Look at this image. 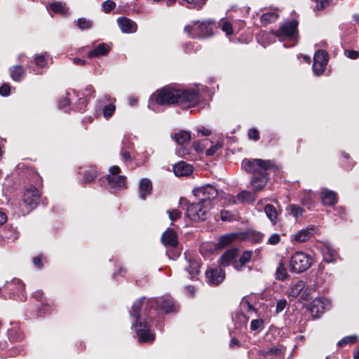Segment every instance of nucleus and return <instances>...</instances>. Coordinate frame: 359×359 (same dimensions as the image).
Wrapping results in <instances>:
<instances>
[{
  "label": "nucleus",
  "instance_id": "obj_22",
  "mask_svg": "<svg viewBox=\"0 0 359 359\" xmlns=\"http://www.w3.org/2000/svg\"><path fill=\"white\" fill-rule=\"evenodd\" d=\"M161 241L165 245L176 246L177 244L176 233L172 230L168 229L163 233Z\"/></svg>",
  "mask_w": 359,
  "mask_h": 359
},
{
  "label": "nucleus",
  "instance_id": "obj_55",
  "mask_svg": "<svg viewBox=\"0 0 359 359\" xmlns=\"http://www.w3.org/2000/svg\"><path fill=\"white\" fill-rule=\"evenodd\" d=\"M232 215L226 210H222L221 212L220 217L222 221H229Z\"/></svg>",
  "mask_w": 359,
  "mask_h": 359
},
{
  "label": "nucleus",
  "instance_id": "obj_11",
  "mask_svg": "<svg viewBox=\"0 0 359 359\" xmlns=\"http://www.w3.org/2000/svg\"><path fill=\"white\" fill-rule=\"evenodd\" d=\"M178 104L183 108L196 105L199 101V93L196 90H181Z\"/></svg>",
  "mask_w": 359,
  "mask_h": 359
},
{
  "label": "nucleus",
  "instance_id": "obj_48",
  "mask_svg": "<svg viewBox=\"0 0 359 359\" xmlns=\"http://www.w3.org/2000/svg\"><path fill=\"white\" fill-rule=\"evenodd\" d=\"M97 177L96 171L89 172L86 173L83 177V181L85 183H90L94 180V179Z\"/></svg>",
  "mask_w": 359,
  "mask_h": 359
},
{
  "label": "nucleus",
  "instance_id": "obj_34",
  "mask_svg": "<svg viewBox=\"0 0 359 359\" xmlns=\"http://www.w3.org/2000/svg\"><path fill=\"white\" fill-rule=\"evenodd\" d=\"M50 9L57 13H65L66 12L64 5L61 2H54L50 4Z\"/></svg>",
  "mask_w": 359,
  "mask_h": 359
},
{
  "label": "nucleus",
  "instance_id": "obj_15",
  "mask_svg": "<svg viewBox=\"0 0 359 359\" xmlns=\"http://www.w3.org/2000/svg\"><path fill=\"white\" fill-rule=\"evenodd\" d=\"M111 46L105 43H99L88 53L89 58L107 55L111 50Z\"/></svg>",
  "mask_w": 359,
  "mask_h": 359
},
{
  "label": "nucleus",
  "instance_id": "obj_60",
  "mask_svg": "<svg viewBox=\"0 0 359 359\" xmlns=\"http://www.w3.org/2000/svg\"><path fill=\"white\" fill-rule=\"evenodd\" d=\"M7 221V216L5 212L0 211V225L4 224Z\"/></svg>",
  "mask_w": 359,
  "mask_h": 359
},
{
  "label": "nucleus",
  "instance_id": "obj_31",
  "mask_svg": "<svg viewBox=\"0 0 359 359\" xmlns=\"http://www.w3.org/2000/svg\"><path fill=\"white\" fill-rule=\"evenodd\" d=\"M278 18V14H276L273 12H270V13H266L262 14L260 19H261L262 24L263 25H266L269 23L275 22Z\"/></svg>",
  "mask_w": 359,
  "mask_h": 359
},
{
  "label": "nucleus",
  "instance_id": "obj_42",
  "mask_svg": "<svg viewBox=\"0 0 359 359\" xmlns=\"http://www.w3.org/2000/svg\"><path fill=\"white\" fill-rule=\"evenodd\" d=\"M235 238H236L235 234H227V235L223 236L220 238L219 243L222 245H226L230 243L231 242H232Z\"/></svg>",
  "mask_w": 359,
  "mask_h": 359
},
{
  "label": "nucleus",
  "instance_id": "obj_14",
  "mask_svg": "<svg viewBox=\"0 0 359 359\" xmlns=\"http://www.w3.org/2000/svg\"><path fill=\"white\" fill-rule=\"evenodd\" d=\"M117 22L119 28L124 33H134L137 29L136 23L129 18L125 17L118 18Z\"/></svg>",
  "mask_w": 359,
  "mask_h": 359
},
{
  "label": "nucleus",
  "instance_id": "obj_57",
  "mask_svg": "<svg viewBox=\"0 0 359 359\" xmlns=\"http://www.w3.org/2000/svg\"><path fill=\"white\" fill-rule=\"evenodd\" d=\"M194 147L197 152H201L203 151L205 146L204 144H201L200 142H194Z\"/></svg>",
  "mask_w": 359,
  "mask_h": 359
},
{
  "label": "nucleus",
  "instance_id": "obj_58",
  "mask_svg": "<svg viewBox=\"0 0 359 359\" xmlns=\"http://www.w3.org/2000/svg\"><path fill=\"white\" fill-rule=\"evenodd\" d=\"M69 104V100L67 97H66L64 100L59 102L58 106L60 108L62 109L68 106Z\"/></svg>",
  "mask_w": 359,
  "mask_h": 359
},
{
  "label": "nucleus",
  "instance_id": "obj_52",
  "mask_svg": "<svg viewBox=\"0 0 359 359\" xmlns=\"http://www.w3.org/2000/svg\"><path fill=\"white\" fill-rule=\"evenodd\" d=\"M10 93V86L7 84H4L0 87V95L2 96H7Z\"/></svg>",
  "mask_w": 359,
  "mask_h": 359
},
{
  "label": "nucleus",
  "instance_id": "obj_27",
  "mask_svg": "<svg viewBox=\"0 0 359 359\" xmlns=\"http://www.w3.org/2000/svg\"><path fill=\"white\" fill-rule=\"evenodd\" d=\"M10 74L13 80L19 81L25 74V70L20 65H15L10 68Z\"/></svg>",
  "mask_w": 359,
  "mask_h": 359
},
{
  "label": "nucleus",
  "instance_id": "obj_18",
  "mask_svg": "<svg viewBox=\"0 0 359 359\" xmlns=\"http://www.w3.org/2000/svg\"><path fill=\"white\" fill-rule=\"evenodd\" d=\"M132 149H133V143H131L126 137H124V138L122 141L121 156L122 157L123 161L126 164L131 163L133 161V158L130 155V151H131Z\"/></svg>",
  "mask_w": 359,
  "mask_h": 359
},
{
  "label": "nucleus",
  "instance_id": "obj_63",
  "mask_svg": "<svg viewBox=\"0 0 359 359\" xmlns=\"http://www.w3.org/2000/svg\"><path fill=\"white\" fill-rule=\"evenodd\" d=\"M198 133H201L204 136H208L210 135V131L208 129L202 128L198 130Z\"/></svg>",
  "mask_w": 359,
  "mask_h": 359
},
{
  "label": "nucleus",
  "instance_id": "obj_47",
  "mask_svg": "<svg viewBox=\"0 0 359 359\" xmlns=\"http://www.w3.org/2000/svg\"><path fill=\"white\" fill-rule=\"evenodd\" d=\"M316 5L314 10H322L325 8L329 4V0H315Z\"/></svg>",
  "mask_w": 359,
  "mask_h": 359
},
{
  "label": "nucleus",
  "instance_id": "obj_3",
  "mask_svg": "<svg viewBox=\"0 0 359 359\" xmlns=\"http://www.w3.org/2000/svg\"><path fill=\"white\" fill-rule=\"evenodd\" d=\"M242 168L253 177L250 184L254 191L262 190L269 181V171L274 166L271 160L260 158L244 159L241 163Z\"/></svg>",
  "mask_w": 359,
  "mask_h": 359
},
{
  "label": "nucleus",
  "instance_id": "obj_46",
  "mask_svg": "<svg viewBox=\"0 0 359 359\" xmlns=\"http://www.w3.org/2000/svg\"><path fill=\"white\" fill-rule=\"evenodd\" d=\"M287 306V301L285 299H280L276 304V311L277 313L282 312Z\"/></svg>",
  "mask_w": 359,
  "mask_h": 359
},
{
  "label": "nucleus",
  "instance_id": "obj_10",
  "mask_svg": "<svg viewBox=\"0 0 359 359\" xmlns=\"http://www.w3.org/2000/svg\"><path fill=\"white\" fill-rule=\"evenodd\" d=\"M328 55L325 50H318L313 56V71L316 76L321 75L327 65Z\"/></svg>",
  "mask_w": 359,
  "mask_h": 359
},
{
  "label": "nucleus",
  "instance_id": "obj_29",
  "mask_svg": "<svg viewBox=\"0 0 359 359\" xmlns=\"http://www.w3.org/2000/svg\"><path fill=\"white\" fill-rule=\"evenodd\" d=\"M264 212L272 224H276L278 217L276 208L273 205L268 204L264 207Z\"/></svg>",
  "mask_w": 359,
  "mask_h": 359
},
{
  "label": "nucleus",
  "instance_id": "obj_28",
  "mask_svg": "<svg viewBox=\"0 0 359 359\" xmlns=\"http://www.w3.org/2000/svg\"><path fill=\"white\" fill-rule=\"evenodd\" d=\"M237 198L242 203H253L256 199V196L255 193H252L248 191H242L238 194Z\"/></svg>",
  "mask_w": 359,
  "mask_h": 359
},
{
  "label": "nucleus",
  "instance_id": "obj_16",
  "mask_svg": "<svg viewBox=\"0 0 359 359\" xmlns=\"http://www.w3.org/2000/svg\"><path fill=\"white\" fill-rule=\"evenodd\" d=\"M314 233L313 227H307L299 231L295 234L292 235L291 241L303 243L311 238Z\"/></svg>",
  "mask_w": 359,
  "mask_h": 359
},
{
  "label": "nucleus",
  "instance_id": "obj_36",
  "mask_svg": "<svg viewBox=\"0 0 359 359\" xmlns=\"http://www.w3.org/2000/svg\"><path fill=\"white\" fill-rule=\"evenodd\" d=\"M266 356H274L276 359H283L281 351L278 348H271L266 352Z\"/></svg>",
  "mask_w": 359,
  "mask_h": 359
},
{
  "label": "nucleus",
  "instance_id": "obj_41",
  "mask_svg": "<svg viewBox=\"0 0 359 359\" xmlns=\"http://www.w3.org/2000/svg\"><path fill=\"white\" fill-rule=\"evenodd\" d=\"M115 111V106L112 104H109L104 108L103 115L105 118H109L112 116Z\"/></svg>",
  "mask_w": 359,
  "mask_h": 359
},
{
  "label": "nucleus",
  "instance_id": "obj_44",
  "mask_svg": "<svg viewBox=\"0 0 359 359\" xmlns=\"http://www.w3.org/2000/svg\"><path fill=\"white\" fill-rule=\"evenodd\" d=\"M169 218L172 222H174L181 217V212L177 209L167 211Z\"/></svg>",
  "mask_w": 359,
  "mask_h": 359
},
{
  "label": "nucleus",
  "instance_id": "obj_17",
  "mask_svg": "<svg viewBox=\"0 0 359 359\" xmlns=\"http://www.w3.org/2000/svg\"><path fill=\"white\" fill-rule=\"evenodd\" d=\"M325 299L322 298H316L312 301L310 305V311L313 316L318 317L323 313L327 308Z\"/></svg>",
  "mask_w": 359,
  "mask_h": 359
},
{
  "label": "nucleus",
  "instance_id": "obj_56",
  "mask_svg": "<svg viewBox=\"0 0 359 359\" xmlns=\"http://www.w3.org/2000/svg\"><path fill=\"white\" fill-rule=\"evenodd\" d=\"M242 306L244 309L247 310L248 312L250 311H255V309L252 306V304L249 303L248 301H245L242 302Z\"/></svg>",
  "mask_w": 359,
  "mask_h": 359
},
{
  "label": "nucleus",
  "instance_id": "obj_33",
  "mask_svg": "<svg viewBox=\"0 0 359 359\" xmlns=\"http://www.w3.org/2000/svg\"><path fill=\"white\" fill-rule=\"evenodd\" d=\"M357 336L356 335H350L346 336L344 337L342 339L339 341L338 346L340 347H343L346 344H354L357 340Z\"/></svg>",
  "mask_w": 359,
  "mask_h": 359
},
{
  "label": "nucleus",
  "instance_id": "obj_23",
  "mask_svg": "<svg viewBox=\"0 0 359 359\" xmlns=\"http://www.w3.org/2000/svg\"><path fill=\"white\" fill-rule=\"evenodd\" d=\"M305 288V283L302 280H297L296 283H292L288 289V295L292 297H297L300 292Z\"/></svg>",
  "mask_w": 359,
  "mask_h": 359
},
{
  "label": "nucleus",
  "instance_id": "obj_30",
  "mask_svg": "<svg viewBox=\"0 0 359 359\" xmlns=\"http://www.w3.org/2000/svg\"><path fill=\"white\" fill-rule=\"evenodd\" d=\"M287 212L294 217V218H298L303 215L304 210L299 205L295 204H290L286 208Z\"/></svg>",
  "mask_w": 359,
  "mask_h": 359
},
{
  "label": "nucleus",
  "instance_id": "obj_39",
  "mask_svg": "<svg viewBox=\"0 0 359 359\" xmlns=\"http://www.w3.org/2000/svg\"><path fill=\"white\" fill-rule=\"evenodd\" d=\"M281 241L280 235L278 233H273L268 239L267 244L271 245H276L278 244Z\"/></svg>",
  "mask_w": 359,
  "mask_h": 359
},
{
  "label": "nucleus",
  "instance_id": "obj_2",
  "mask_svg": "<svg viewBox=\"0 0 359 359\" xmlns=\"http://www.w3.org/2000/svg\"><path fill=\"white\" fill-rule=\"evenodd\" d=\"M193 194L198 202L189 205L187 215L194 221L205 220L212 206V201L218 196V191L215 187L205 184L194 189Z\"/></svg>",
  "mask_w": 359,
  "mask_h": 359
},
{
  "label": "nucleus",
  "instance_id": "obj_4",
  "mask_svg": "<svg viewBox=\"0 0 359 359\" xmlns=\"http://www.w3.org/2000/svg\"><path fill=\"white\" fill-rule=\"evenodd\" d=\"M238 253V250L236 248L226 250L219 259L220 265L222 266L231 265L238 271L243 270L245 264L250 261L252 252L245 250L239 257Z\"/></svg>",
  "mask_w": 359,
  "mask_h": 359
},
{
  "label": "nucleus",
  "instance_id": "obj_53",
  "mask_svg": "<svg viewBox=\"0 0 359 359\" xmlns=\"http://www.w3.org/2000/svg\"><path fill=\"white\" fill-rule=\"evenodd\" d=\"M345 55L351 59H356L359 56V53L356 50H346Z\"/></svg>",
  "mask_w": 359,
  "mask_h": 359
},
{
  "label": "nucleus",
  "instance_id": "obj_25",
  "mask_svg": "<svg viewBox=\"0 0 359 359\" xmlns=\"http://www.w3.org/2000/svg\"><path fill=\"white\" fill-rule=\"evenodd\" d=\"M200 268L201 264L198 261L195 259L189 260V268L187 269L190 275L189 278L192 279L198 276L200 273Z\"/></svg>",
  "mask_w": 359,
  "mask_h": 359
},
{
  "label": "nucleus",
  "instance_id": "obj_64",
  "mask_svg": "<svg viewBox=\"0 0 359 359\" xmlns=\"http://www.w3.org/2000/svg\"><path fill=\"white\" fill-rule=\"evenodd\" d=\"M187 291L189 292V293L191 294V295H194V293H195V288L193 287V286H188L187 287Z\"/></svg>",
  "mask_w": 359,
  "mask_h": 359
},
{
  "label": "nucleus",
  "instance_id": "obj_32",
  "mask_svg": "<svg viewBox=\"0 0 359 359\" xmlns=\"http://www.w3.org/2000/svg\"><path fill=\"white\" fill-rule=\"evenodd\" d=\"M76 25L80 29L84 30L90 29L92 27L93 23L90 20L82 18L77 20Z\"/></svg>",
  "mask_w": 359,
  "mask_h": 359
},
{
  "label": "nucleus",
  "instance_id": "obj_8",
  "mask_svg": "<svg viewBox=\"0 0 359 359\" xmlns=\"http://www.w3.org/2000/svg\"><path fill=\"white\" fill-rule=\"evenodd\" d=\"M298 22L295 20L286 21L278 30L273 31L272 34L279 38L280 41L289 39L296 41L298 37Z\"/></svg>",
  "mask_w": 359,
  "mask_h": 359
},
{
  "label": "nucleus",
  "instance_id": "obj_24",
  "mask_svg": "<svg viewBox=\"0 0 359 359\" xmlns=\"http://www.w3.org/2000/svg\"><path fill=\"white\" fill-rule=\"evenodd\" d=\"M276 278L278 280H285L288 278V273L286 269V265L283 259H280L278 262L276 273H275Z\"/></svg>",
  "mask_w": 359,
  "mask_h": 359
},
{
  "label": "nucleus",
  "instance_id": "obj_1",
  "mask_svg": "<svg viewBox=\"0 0 359 359\" xmlns=\"http://www.w3.org/2000/svg\"><path fill=\"white\" fill-rule=\"evenodd\" d=\"M158 309L165 313H170L176 310V305L168 296L147 299L142 297L133 304L131 315L137 318L135 330L140 341L151 342L154 340L155 335L151 332L149 326L152 315Z\"/></svg>",
  "mask_w": 359,
  "mask_h": 359
},
{
  "label": "nucleus",
  "instance_id": "obj_59",
  "mask_svg": "<svg viewBox=\"0 0 359 359\" xmlns=\"http://www.w3.org/2000/svg\"><path fill=\"white\" fill-rule=\"evenodd\" d=\"M73 63L76 65L83 66L86 65V61L80 58L75 57L73 59Z\"/></svg>",
  "mask_w": 359,
  "mask_h": 359
},
{
  "label": "nucleus",
  "instance_id": "obj_45",
  "mask_svg": "<svg viewBox=\"0 0 359 359\" xmlns=\"http://www.w3.org/2000/svg\"><path fill=\"white\" fill-rule=\"evenodd\" d=\"M304 289L305 290L302 293V298L304 300H307L309 298V295L316 290V285H308L307 287L305 286Z\"/></svg>",
  "mask_w": 359,
  "mask_h": 359
},
{
  "label": "nucleus",
  "instance_id": "obj_37",
  "mask_svg": "<svg viewBox=\"0 0 359 359\" xmlns=\"http://www.w3.org/2000/svg\"><path fill=\"white\" fill-rule=\"evenodd\" d=\"M335 253L330 249H327V252H323V259L326 262H332L335 259Z\"/></svg>",
  "mask_w": 359,
  "mask_h": 359
},
{
  "label": "nucleus",
  "instance_id": "obj_43",
  "mask_svg": "<svg viewBox=\"0 0 359 359\" xmlns=\"http://www.w3.org/2000/svg\"><path fill=\"white\" fill-rule=\"evenodd\" d=\"M116 6V4L111 0H107L103 2L102 4V8L104 9V11L105 13H109L111 11H112Z\"/></svg>",
  "mask_w": 359,
  "mask_h": 359
},
{
  "label": "nucleus",
  "instance_id": "obj_20",
  "mask_svg": "<svg viewBox=\"0 0 359 359\" xmlns=\"http://www.w3.org/2000/svg\"><path fill=\"white\" fill-rule=\"evenodd\" d=\"M321 200L324 205L332 206L337 202V194L331 190L324 189L321 191Z\"/></svg>",
  "mask_w": 359,
  "mask_h": 359
},
{
  "label": "nucleus",
  "instance_id": "obj_40",
  "mask_svg": "<svg viewBox=\"0 0 359 359\" xmlns=\"http://www.w3.org/2000/svg\"><path fill=\"white\" fill-rule=\"evenodd\" d=\"M35 63L36 66L39 67H43L47 64L46 55H39L35 57Z\"/></svg>",
  "mask_w": 359,
  "mask_h": 359
},
{
  "label": "nucleus",
  "instance_id": "obj_7",
  "mask_svg": "<svg viewBox=\"0 0 359 359\" xmlns=\"http://www.w3.org/2000/svg\"><path fill=\"white\" fill-rule=\"evenodd\" d=\"M180 95H181L180 89L167 86L157 90L154 95L156 104L170 105L178 104Z\"/></svg>",
  "mask_w": 359,
  "mask_h": 359
},
{
  "label": "nucleus",
  "instance_id": "obj_49",
  "mask_svg": "<svg viewBox=\"0 0 359 359\" xmlns=\"http://www.w3.org/2000/svg\"><path fill=\"white\" fill-rule=\"evenodd\" d=\"M248 137L250 140H253L255 141H257L259 138V134L257 129L255 128H251L248 131Z\"/></svg>",
  "mask_w": 359,
  "mask_h": 359
},
{
  "label": "nucleus",
  "instance_id": "obj_62",
  "mask_svg": "<svg viewBox=\"0 0 359 359\" xmlns=\"http://www.w3.org/2000/svg\"><path fill=\"white\" fill-rule=\"evenodd\" d=\"M264 237V235L260 233H255V241L258 243L260 242Z\"/></svg>",
  "mask_w": 359,
  "mask_h": 359
},
{
  "label": "nucleus",
  "instance_id": "obj_54",
  "mask_svg": "<svg viewBox=\"0 0 359 359\" xmlns=\"http://www.w3.org/2000/svg\"><path fill=\"white\" fill-rule=\"evenodd\" d=\"M301 202L304 205H309L311 204V193L307 192L305 194L304 197L302 198Z\"/></svg>",
  "mask_w": 359,
  "mask_h": 359
},
{
  "label": "nucleus",
  "instance_id": "obj_61",
  "mask_svg": "<svg viewBox=\"0 0 359 359\" xmlns=\"http://www.w3.org/2000/svg\"><path fill=\"white\" fill-rule=\"evenodd\" d=\"M33 262H34V265L36 266L37 267H39V268H41L42 267V264H41L40 257H35L33 259Z\"/></svg>",
  "mask_w": 359,
  "mask_h": 359
},
{
  "label": "nucleus",
  "instance_id": "obj_19",
  "mask_svg": "<svg viewBox=\"0 0 359 359\" xmlns=\"http://www.w3.org/2000/svg\"><path fill=\"white\" fill-rule=\"evenodd\" d=\"M173 171L176 176H188L193 172V167L184 161L176 163L173 167Z\"/></svg>",
  "mask_w": 359,
  "mask_h": 359
},
{
  "label": "nucleus",
  "instance_id": "obj_26",
  "mask_svg": "<svg viewBox=\"0 0 359 359\" xmlns=\"http://www.w3.org/2000/svg\"><path fill=\"white\" fill-rule=\"evenodd\" d=\"M191 134L184 130H181L174 136L175 140L181 145L188 143L191 140Z\"/></svg>",
  "mask_w": 359,
  "mask_h": 359
},
{
  "label": "nucleus",
  "instance_id": "obj_5",
  "mask_svg": "<svg viewBox=\"0 0 359 359\" xmlns=\"http://www.w3.org/2000/svg\"><path fill=\"white\" fill-rule=\"evenodd\" d=\"M313 262L314 259L311 255L297 251L290 257V271L296 273H303L312 266Z\"/></svg>",
  "mask_w": 359,
  "mask_h": 359
},
{
  "label": "nucleus",
  "instance_id": "obj_6",
  "mask_svg": "<svg viewBox=\"0 0 359 359\" xmlns=\"http://www.w3.org/2000/svg\"><path fill=\"white\" fill-rule=\"evenodd\" d=\"M210 21H193L184 28V32L192 38H206L212 34Z\"/></svg>",
  "mask_w": 359,
  "mask_h": 359
},
{
  "label": "nucleus",
  "instance_id": "obj_50",
  "mask_svg": "<svg viewBox=\"0 0 359 359\" xmlns=\"http://www.w3.org/2000/svg\"><path fill=\"white\" fill-rule=\"evenodd\" d=\"M222 147V144L217 143L216 144L212 146L210 148L206 150V155L207 156H212L214 155L216 151Z\"/></svg>",
  "mask_w": 359,
  "mask_h": 359
},
{
  "label": "nucleus",
  "instance_id": "obj_13",
  "mask_svg": "<svg viewBox=\"0 0 359 359\" xmlns=\"http://www.w3.org/2000/svg\"><path fill=\"white\" fill-rule=\"evenodd\" d=\"M206 279L210 285H217L223 282L225 272L222 269H209L205 273Z\"/></svg>",
  "mask_w": 359,
  "mask_h": 359
},
{
  "label": "nucleus",
  "instance_id": "obj_51",
  "mask_svg": "<svg viewBox=\"0 0 359 359\" xmlns=\"http://www.w3.org/2000/svg\"><path fill=\"white\" fill-rule=\"evenodd\" d=\"M222 29L226 32L227 35L232 34V26L229 22H224L222 26Z\"/></svg>",
  "mask_w": 359,
  "mask_h": 359
},
{
  "label": "nucleus",
  "instance_id": "obj_12",
  "mask_svg": "<svg viewBox=\"0 0 359 359\" xmlns=\"http://www.w3.org/2000/svg\"><path fill=\"white\" fill-rule=\"evenodd\" d=\"M39 191L35 187L29 186L23 194V202L30 210L34 209L39 204Z\"/></svg>",
  "mask_w": 359,
  "mask_h": 359
},
{
  "label": "nucleus",
  "instance_id": "obj_35",
  "mask_svg": "<svg viewBox=\"0 0 359 359\" xmlns=\"http://www.w3.org/2000/svg\"><path fill=\"white\" fill-rule=\"evenodd\" d=\"M264 322L261 319H255L251 321L250 329L253 331H259L263 328Z\"/></svg>",
  "mask_w": 359,
  "mask_h": 359
},
{
  "label": "nucleus",
  "instance_id": "obj_21",
  "mask_svg": "<svg viewBox=\"0 0 359 359\" xmlns=\"http://www.w3.org/2000/svg\"><path fill=\"white\" fill-rule=\"evenodd\" d=\"M152 190V183L147 179L144 178L140 180L139 184V193L142 199H145L147 196L150 195Z\"/></svg>",
  "mask_w": 359,
  "mask_h": 359
},
{
  "label": "nucleus",
  "instance_id": "obj_9",
  "mask_svg": "<svg viewBox=\"0 0 359 359\" xmlns=\"http://www.w3.org/2000/svg\"><path fill=\"white\" fill-rule=\"evenodd\" d=\"M120 172L121 169L117 165H114L110 168V174L106 176V180L110 189H121L125 187L126 177L118 175Z\"/></svg>",
  "mask_w": 359,
  "mask_h": 359
},
{
  "label": "nucleus",
  "instance_id": "obj_38",
  "mask_svg": "<svg viewBox=\"0 0 359 359\" xmlns=\"http://www.w3.org/2000/svg\"><path fill=\"white\" fill-rule=\"evenodd\" d=\"M6 285H13L16 287V290L24 291L25 284L19 279H13L10 283H7Z\"/></svg>",
  "mask_w": 359,
  "mask_h": 359
}]
</instances>
